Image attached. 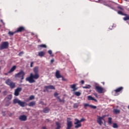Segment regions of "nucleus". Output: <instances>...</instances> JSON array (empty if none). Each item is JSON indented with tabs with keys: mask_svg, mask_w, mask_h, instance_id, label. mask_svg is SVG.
Masks as SVG:
<instances>
[{
	"mask_svg": "<svg viewBox=\"0 0 129 129\" xmlns=\"http://www.w3.org/2000/svg\"><path fill=\"white\" fill-rule=\"evenodd\" d=\"M106 116V115H103L102 116H97V122L99 124V125H102V123H103V122H102V120H104L105 121V120H104V118Z\"/></svg>",
	"mask_w": 129,
	"mask_h": 129,
	"instance_id": "obj_4",
	"label": "nucleus"
},
{
	"mask_svg": "<svg viewBox=\"0 0 129 129\" xmlns=\"http://www.w3.org/2000/svg\"><path fill=\"white\" fill-rule=\"evenodd\" d=\"M79 106V104H78V103H75L74 104L73 107H74V108H78Z\"/></svg>",
	"mask_w": 129,
	"mask_h": 129,
	"instance_id": "obj_33",
	"label": "nucleus"
},
{
	"mask_svg": "<svg viewBox=\"0 0 129 129\" xmlns=\"http://www.w3.org/2000/svg\"><path fill=\"white\" fill-rule=\"evenodd\" d=\"M23 90V88L21 87H18L15 90L14 95L15 96H19L20 95V93Z\"/></svg>",
	"mask_w": 129,
	"mask_h": 129,
	"instance_id": "obj_9",
	"label": "nucleus"
},
{
	"mask_svg": "<svg viewBox=\"0 0 129 129\" xmlns=\"http://www.w3.org/2000/svg\"><path fill=\"white\" fill-rule=\"evenodd\" d=\"M0 70H1V67H0Z\"/></svg>",
	"mask_w": 129,
	"mask_h": 129,
	"instance_id": "obj_58",
	"label": "nucleus"
},
{
	"mask_svg": "<svg viewBox=\"0 0 129 129\" xmlns=\"http://www.w3.org/2000/svg\"><path fill=\"white\" fill-rule=\"evenodd\" d=\"M71 120V118H68L67 121V127L66 129H71V127L73 126V124H72V121Z\"/></svg>",
	"mask_w": 129,
	"mask_h": 129,
	"instance_id": "obj_7",
	"label": "nucleus"
},
{
	"mask_svg": "<svg viewBox=\"0 0 129 129\" xmlns=\"http://www.w3.org/2000/svg\"><path fill=\"white\" fill-rule=\"evenodd\" d=\"M46 54V53L44 51H40L38 52V56H39V57H44L45 55Z\"/></svg>",
	"mask_w": 129,
	"mask_h": 129,
	"instance_id": "obj_17",
	"label": "nucleus"
},
{
	"mask_svg": "<svg viewBox=\"0 0 129 129\" xmlns=\"http://www.w3.org/2000/svg\"><path fill=\"white\" fill-rule=\"evenodd\" d=\"M33 99H35V96L31 95L29 97V100H33Z\"/></svg>",
	"mask_w": 129,
	"mask_h": 129,
	"instance_id": "obj_37",
	"label": "nucleus"
},
{
	"mask_svg": "<svg viewBox=\"0 0 129 129\" xmlns=\"http://www.w3.org/2000/svg\"><path fill=\"white\" fill-rule=\"evenodd\" d=\"M113 112L115 114H117L118 113H119V112H120V110H119L117 109H115L113 110Z\"/></svg>",
	"mask_w": 129,
	"mask_h": 129,
	"instance_id": "obj_29",
	"label": "nucleus"
},
{
	"mask_svg": "<svg viewBox=\"0 0 129 129\" xmlns=\"http://www.w3.org/2000/svg\"><path fill=\"white\" fill-rule=\"evenodd\" d=\"M8 48H9V42L8 41L3 42L2 44H0V50L8 49Z\"/></svg>",
	"mask_w": 129,
	"mask_h": 129,
	"instance_id": "obj_5",
	"label": "nucleus"
},
{
	"mask_svg": "<svg viewBox=\"0 0 129 129\" xmlns=\"http://www.w3.org/2000/svg\"><path fill=\"white\" fill-rule=\"evenodd\" d=\"M54 61V58L51 59L50 63H53Z\"/></svg>",
	"mask_w": 129,
	"mask_h": 129,
	"instance_id": "obj_48",
	"label": "nucleus"
},
{
	"mask_svg": "<svg viewBox=\"0 0 129 129\" xmlns=\"http://www.w3.org/2000/svg\"><path fill=\"white\" fill-rule=\"evenodd\" d=\"M49 111H50V109L48 107H46L43 109V112L44 113H48Z\"/></svg>",
	"mask_w": 129,
	"mask_h": 129,
	"instance_id": "obj_22",
	"label": "nucleus"
},
{
	"mask_svg": "<svg viewBox=\"0 0 129 129\" xmlns=\"http://www.w3.org/2000/svg\"><path fill=\"white\" fill-rule=\"evenodd\" d=\"M55 124H56V125L57 126L55 129L61 128V123H59V122H56Z\"/></svg>",
	"mask_w": 129,
	"mask_h": 129,
	"instance_id": "obj_23",
	"label": "nucleus"
},
{
	"mask_svg": "<svg viewBox=\"0 0 129 129\" xmlns=\"http://www.w3.org/2000/svg\"><path fill=\"white\" fill-rule=\"evenodd\" d=\"M23 54H24V51H21V52L19 53L18 55H19V56H22V55Z\"/></svg>",
	"mask_w": 129,
	"mask_h": 129,
	"instance_id": "obj_42",
	"label": "nucleus"
},
{
	"mask_svg": "<svg viewBox=\"0 0 129 129\" xmlns=\"http://www.w3.org/2000/svg\"><path fill=\"white\" fill-rule=\"evenodd\" d=\"M76 122H74V124H75V128H79V127H81L82 126V124L80 122H78V121L75 120Z\"/></svg>",
	"mask_w": 129,
	"mask_h": 129,
	"instance_id": "obj_15",
	"label": "nucleus"
},
{
	"mask_svg": "<svg viewBox=\"0 0 129 129\" xmlns=\"http://www.w3.org/2000/svg\"><path fill=\"white\" fill-rule=\"evenodd\" d=\"M94 96H95L97 98H98V95H97V93H94Z\"/></svg>",
	"mask_w": 129,
	"mask_h": 129,
	"instance_id": "obj_44",
	"label": "nucleus"
},
{
	"mask_svg": "<svg viewBox=\"0 0 129 129\" xmlns=\"http://www.w3.org/2000/svg\"><path fill=\"white\" fill-rule=\"evenodd\" d=\"M118 9L121 11H124L123 8H121V7H118Z\"/></svg>",
	"mask_w": 129,
	"mask_h": 129,
	"instance_id": "obj_43",
	"label": "nucleus"
},
{
	"mask_svg": "<svg viewBox=\"0 0 129 129\" xmlns=\"http://www.w3.org/2000/svg\"><path fill=\"white\" fill-rule=\"evenodd\" d=\"M48 54H49V55H51V56H53V55H52V50H48Z\"/></svg>",
	"mask_w": 129,
	"mask_h": 129,
	"instance_id": "obj_39",
	"label": "nucleus"
},
{
	"mask_svg": "<svg viewBox=\"0 0 129 129\" xmlns=\"http://www.w3.org/2000/svg\"><path fill=\"white\" fill-rule=\"evenodd\" d=\"M20 100H19V99H14L13 100V103L14 104H17V103H18V104H19V102H20Z\"/></svg>",
	"mask_w": 129,
	"mask_h": 129,
	"instance_id": "obj_24",
	"label": "nucleus"
},
{
	"mask_svg": "<svg viewBox=\"0 0 129 129\" xmlns=\"http://www.w3.org/2000/svg\"><path fill=\"white\" fill-rule=\"evenodd\" d=\"M128 109H129V105L128 106Z\"/></svg>",
	"mask_w": 129,
	"mask_h": 129,
	"instance_id": "obj_56",
	"label": "nucleus"
},
{
	"mask_svg": "<svg viewBox=\"0 0 129 129\" xmlns=\"http://www.w3.org/2000/svg\"><path fill=\"white\" fill-rule=\"evenodd\" d=\"M1 41H2V39L0 38V42H1Z\"/></svg>",
	"mask_w": 129,
	"mask_h": 129,
	"instance_id": "obj_55",
	"label": "nucleus"
},
{
	"mask_svg": "<svg viewBox=\"0 0 129 129\" xmlns=\"http://www.w3.org/2000/svg\"><path fill=\"white\" fill-rule=\"evenodd\" d=\"M46 121H47V122H49V121H50V120L49 119H46Z\"/></svg>",
	"mask_w": 129,
	"mask_h": 129,
	"instance_id": "obj_49",
	"label": "nucleus"
},
{
	"mask_svg": "<svg viewBox=\"0 0 129 129\" xmlns=\"http://www.w3.org/2000/svg\"><path fill=\"white\" fill-rule=\"evenodd\" d=\"M45 90H43V92H46L48 91V89H53L55 90V87L53 85L45 86H44Z\"/></svg>",
	"mask_w": 129,
	"mask_h": 129,
	"instance_id": "obj_11",
	"label": "nucleus"
},
{
	"mask_svg": "<svg viewBox=\"0 0 129 129\" xmlns=\"http://www.w3.org/2000/svg\"><path fill=\"white\" fill-rule=\"evenodd\" d=\"M12 98H13V96L12 95H9L6 97V99H9V100H11Z\"/></svg>",
	"mask_w": 129,
	"mask_h": 129,
	"instance_id": "obj_34",
	"label": "nucleus"
},
{
	"mask_svg": "<svg viewBox=\"0 0 129 129\" xmlns=\"http://www.w3.org/2000/svg\"><path fill=\"white\" fill-rule=\"evenodd\" d=\"M123 90V87H119L117 88L115 90L113 91V92H115V96H116L118 92H120V93H121Z\"/></svg>",
	"mask_w": 129,
	"mask_h": 129,
	"instance_id": "obj_8",
	"label": "nucleus"
},
{
	"mask_svg": "<svg viewBox=\"0 0 129 129\" xmlns=\"http://www.w3.org/2000/svg\"><path fill=\"white\" fill-rule=\"evenodd\" d=\"M15 34H17L16 31H14V32H12V31H9L8 32V34L9 35V36H14V35H15Z\"/></svg>",
	"mask_w": 129,
	"mask_h": 129,
	"instance_id": "obj_27",
	"label": "nucleus"
},
{
	"mask_svg": "<svg viewBox=\"0 0 129 129\" xmlns=\"http://www.w3.org/2000/svg\"><path fill=\"white\" fill-rule=\"evenodd\" d=\"M34 64V62L32 61L30 63V67H33V65Z\"/></svg>",
	"mask_w": 129,
	"mask_h": 129,
	"instance_id": "obj_46",
	"label": "nucleus"
},
{
	"mask_svg": "<svg viewBox=\"0 0 129 129\" xmlns=\"http://www.w3.org/2000/svg\"><path fill=\"white\" fill-rule=\"evenodd\" d=\"M16 68H17V66H14L8 72V73H12V72H14V71L16 70Z\"/></svg>",
	"mask_w": 129,
	"mask_h": 129,
	"instance_id": "obj_20",
	"label": "nucleus"
},
{
	"mask_svg": "<svg viewBox=\"0 0 129 129\" xmlns=\"http://www.w3.org/2000/svg\"><path fill=\"white\" fill-rule=\"evenodd\" d=\"M95 90L98 92V93H103V89L100 86H96Z\"/></svg>",
	"mask_w": 129,
	"mask_h": 129,
	"instance_id": "obj_10",
	"label": "nucleus"
},
{
	"mask_svg": "<svg viewBox=\"0 0 129 129\" xmlns=\"http://www.w3.org/2000/svg\"><path fill=\"white\" fill-rule=\"evenodd\" d=\"M90 107H91V108H93V109H96V108H97V107L96 106H94L93 105H91Z\"/></svg>",
	"mask_w": 129,
	"mask_h": 129,
	"instance_id": "obj_36",
	"label": "nucleus"
},
{
	"mask_svg": "<svg viewBox=\"0 0 129 129\" xmlns=\"http://www.w3.org/2000/svg\"><path fill=\"white\" fill-rule=\"evenodd\" d=\"M83 88L85 89H90V88H91V86L90 85H87L86 86H83Z\"/></svg>",
	"mask_w": 129,
	"mask_h": 129,
	"instance_id": "obj_28",
	"label": "nucleus"
},
{
	"mask_svg": "<svg viewBox=\"0 0 129 129\" xmlns=\"http://www.w3.org/2000/svg\"><path fill=\"white\" fill-rule=\"evenodd\" d=\"M57 99H58L59 102H63V103L65 102V100L64 99H61L60 98V96L56 97Z\"/></svg>",
	"mask_w": 129,
	"mask_h": 129,
	"instance_id": "obj_31",
	"label": "nucleus"
},
{
	"mask_svg": "<svg viewBox=\"0 0 129 129\" xmlns=\"http://www.w3.org/2000/svg\"><path fill=\"white\" fill-rule=\"evenodd\" d=\"M75 95H76V96H80V95H81V93L80 92H76Z\"/></svg>",
	"mask_w": 129,
	"mask_h": 129,
	"instance_id": "obj_35",
	"label": "nucleus"
},
{
	"mask_svg": "<svg viewBox=\"0 0 129 129\" xmlns=\"http://www.w3.org/2000/svg\"><path fill=\"white\" fill-rule=\"evenodd\" d=\"M25 74V72H24L23 71H21L18 73L15 74V78H21L20 83H23V80H24Z\"/></svg>",
	"mask_w": 129,
	"mask_h": 129,
	"instance_id": "obj_2",
	"label": "nucleus"
},
{
	"mask_svg": "<svg viewBox=\"0 0 129 129\" xmlns=\"http://www.w3.org/2000/svg\"><path fill=\"white\" fill-rule=\"evenodd\" d=\"M58 95H59V94H58V93H57V92L54 93V96H55V97H57V96H58Z\"/></svg>",
	"mask_w": 129,
	"mask_h": 129,
	"instance_id": "obj_41",
	"label": "nucleus"
},
{
	"mask_svg": "<svg viewBox=\"0 0 129 129\" xmlns=\"http://www.w3.org/2000/svg\"><path fill=\"white\" fill-rule=\"evenodd\" d=\"M1 22L3 23V25H5V23H4V21L3 20H1Z\"/></svg>",
	"mask_w": 129,
	"mask_h": 129,
	"instance_id": "obj_50",
	"label": "nucleus"
},
{
	"mask_svg": "<svg viewBox=\"0 0 129 129\" xmlns=\"http://www.w3.org/2000/svg\"><path fill=\"white\" fill-rule=\"evenodd\" d=\"M42 128L43 129H46V127H43Z\"/></svg>",
	"mask_w": 129,
	"mask_h": 129,
	"instance_id": "obj_52",
	"label": "nucleus"
},
{
	"mask_svg": "<svg viewBox=\"0 0 129 129\" xmlns=\"http://www.w3.org/2000/svg\"><path fill=\"white\" fill-rule=\"evenodd\" d=\"M10 104H11V102H8L5 104V106H10Z\"/></svg>",
	"mask_w": 129,
	"mask_h": 129,
	"instance_id": "obj_40",
	"label": "nucleus"
},
{
	"mask_svg": "<svg viewBox=\"0 0 129 129\" xmlns=\"http://www.w3.org/2000/svg\"><path fill=\"white\" fill-rule=\"evenodd\" d=\"M102 83L103 85H104V82H102Z\"/></svg>",
	"mask_w": 129,
	"mask_h": 129,
	"instance_id": "obj_53",
	"label": "nucleus"
},
{
	"mask_svg": "<svg viewBox=\"0 0 129 129\" xmlns=\"http://www.w3.org/2000/svg\"><path fill=\"white\" fill-rule=\"evenodd\" d=\"M108 124H112V118L111 117L108 118Z\"/></svg>",
	"mask_w": 129,
	"mask_h": 129,
	"instance_id": "obj_26",
	"label": "nucleus"
},
{
	"mask_svg": "<svg viewBox=\"0 0 129 129\" xmlns=\"http://www.w3.org/2000/svg\"><path fill=\"white\" fill-rule=\"evenodd\" d=\"M18 104L20 105V106H21V107H25V106H26V102H23L21 100L19 101Z\"/></svg>",
	"mask_w": 129,
	"mask_h": 129,
	"instance_id": "obj_16",
	"label": "nucleus"
},
{
	"mask_svg": "<svg viewBox=\"0 0 129 129\" xmlns=\"http://www.w3.org/2000/svg\"><path fill=\"white\" fill-rule=\"evenodd\" d=\"M26 30V28L24 26H20L17 28V30H16L17 33H22V32H24V31Z\"/></svg>",
	"mask_w": 129,
	"mask_h": 129,
	"instance_id": "obj_12",
	"label": "nucleus"
},
{
	"mask_svg": "<svg viewBox=\"0 0 129 129\" xmlns=\"http://www.w3.org/2000/svg\"><path fill=\"white\" fill-rule=\"evenodd\" d=\"M7 93H8L7 91H5L3 92L4 95H7Z\"/></svg>",
	"mask_w": 129,
	"mask_h": 129,
	"instance_id": "obj_45",
	"label": "nucleus"
},
{
	"mask_svg": "<svg viewBox=\"0 0 129 129\" xmlns=\"http://www.w3.org/2000/svg\"><path fill=\"white\" fill-rule=\"evenodd\" d=\"M71 88L73 89V91H76L78 88H76V84H73L72 85H71Z\"/></svg>",
	"mask_w": 129,
	"mask_h": 129,
	"instance_id": "obj_19",
	"label": "nucleus"
},
{
	"mask_svg": "<svg viewBox=\"0 0 129 129\" xmlns=\"http://www.w3.org/2000/svg\"><path fill=\"white\" fill-rule=\"evenodd\" d=\"M1 92H2V91L0 90V93H1Z\"/></svg>",
	"mask_w": 129,
	"mask_h": 129,
	"instance_id": "obj_57",
	"label": "nucleus"
},
{
	"mask_svg": "<svg viewBox=\"0 0 129 129\" xmlns=\"http://www.w3.org/2000/svg\"><path fill=\"white\" fill-rule=\"evenodd\" d=\"M88 99L89 100H94V101H95V102H97V100L96 99H94L92 96H88Z\"/></svg>",
	"mask_w": 129,
	"mask_h": 129,
	"instance_id": "obj_21",
	"label": "nucleus"
},
{
	"mask_svg": "<svg viewBox=\"0 0 129 129\" xmlns=\"http://www.w3.org/2000/svg\"><path fill=\"white\" fill-rule=\"evenodd\" d=\"M6 84L9 85L11 89H13L16 87V83H14V82L12 81L10 79H8L5 82Z\"/></svg>",
	"mask_w": 129,
	"mask_h": 129,
	"instance_id": "obj_3",
	"label": "nucleus"
},
{
	"mask_svg": "<svg viewBox=\"0 0 129 129\" xmlns=\"http://www.w3.org/2000/svg\"><path fill=\"white\" fill-rule=\"evenodd\" d=\"M55 77L59 79V78H62V80H64V78L60 74L59 71H56L55 72Z\"/></svg>",
	"mask_w": 129,
	"mask_h": 129,
	"instance_id": "obj_13",
	"label": "nucleus"
},
{
	"mask_svg": "<svg viewBox=\"0 0 129 129\" xmlns=\"http://www.w3.org/2000/svg\"><path fill=\"white\" fill-rule=\"evenodd\" d=\"M124 1H125V2H127V0H124Z\"/></svg>",
	"mask_w": 129,
	"mask_h": 129,
	"instance_id": "obj_54",
	"label": "nucleus"
},
{
	"mask_svg": "<svg viewBox=\"0 0 129 129\" xmlns=\"http://www.w3.org/2000/svg\"><path fill=\"white\" fill-rule=\"evenodd\" d=\"M47 48V46L45 44H40L38 45V48Z\"/></svg>",
	"mask_w": 129,
	"mask_h": 129,
	"instance_id": "obj_25",
	"label": "nucleus"
},
{
	"mask_svg": "<svg viewBox=\"0 0 129 129\" xmlns=\"http://www.w3.org/2000/svg\"><path fill=\"white\" fill-rule=\"evenodd\" d=\"M81 84H83V85L84 84V83H85L84 80H81Z\"/></svg>",
	"mask_w": 129,
	"mask_h": 129,
	"instance_id": "obj_47",
	"label": "nucleus"
},
{
	"mask_svg": "<svg viewBox=\"0 0 129 129\" xmlns=\"http://www.w3.org/2000/svg\"><path fill=\"white\" fill-rule=\"evenodd\" d=\"M113 128H118V125L116 123H113Z\"/></svg>",
	"mask_w": 129,
	"mask_h": 129,
	"instance_id": "obj_32",
	"label": "nucleus"
},
{
	"mask_svg": "<svg viewBox=\"0 0 129 129\" xmlns=\"http://www.w3.org/2000/svg\"><path fill=\"white\" fill-rule=\"evenodd\" d=\"M90 105H89V104H87V103H85L84 105V107H87V106H89V107H90Z\"/></svg>",
	"mask_w": 129,
	"mask_h": 129,
	"instance_id": "obj_38",
	"label": "nucleus"
},
{
	"mask_svg": "<svg viewBox=\"0 0 129 129\" xmlns=\"http://www.w3.org/2000/svg\"><path fill=\"white\" fill-rule=\"evenodd\" d=\"M33 72L34 73V75L31 73L30 76L26 78V81H28L29 83L36 82L35 79L37 80V79H39V77H40V75H39V67L34 68Z\"/></svg>",
	"mask_w": 129,
	"mask_h": 129,
	"instance_id": "obj_1",
	"label": "nucleus"
},
{
	"mask_svg": "<svg viewBox=\"0 0 129 129\" xmlns=\"http://www.w3.org/2000/svg\"><path fill=\"white\" fill-rule=\"evenodd\" d=\"M75 120H77L78 122H80V123H81V122H82V121H84V120H85V119L84 118H82L80 120H79L77 118L75 119Z\"/></svg>",
	"mask_w": 129,
	"mask_h": 129,
	"instance_id": "obj_30",
	"label": "nucleus"
},
{
	"mask_svg": "<svg viewBox=\"0 0 129 129\" xmlns=\"http://www.w3.org/2000/svg\"><path fill=\"white\" fill-rule=\"evenodd\" d=\"M4 75H8V73H5Z\"/></svg>",
	"mask_w": 129,
	"mask_h": 129,
	"instance_id": "obj_51",
	"label": "nucleus"
},
{
	"mask_svg": "<svg viewBox=\"0 0 129 129\" xmlns=\"http://www.w3.org/2000/svg\"><path fill=\"white\" fill-rule=\"evenodd\" d=\"M35 105H36L35 101H31L29 102L28 104V106H30V107L35 106Z\"/></svg>",
	"mask_w": 129,
	"mask_h": 129,
	"instance_id": "obj_18",
	"label": "nucleus"
},
{
	"mask_svg": "<svg viewBox=\"0 0 129 129\" xmlns=\"http://www.w3.org/2000/svg\"><path fill=\"white\" fill-rule=\"evenodd\" d=\"M27 116L25 115H21L19 117V119L21 121H26V120H27Z\"/></svg>",
	"mask_w": 129,
	"mask_h": 129,
	"instance_id": "obj_14",
	"label": "nucleus"
},
{
	"mask_svg": "<svg viewBox=\"0 0 129 129\" xmlns=\"http://www.w3.org/2000/svg\"><path fill=\"white\" fill-rule=\"evenodd\" d=\"M118 14L119 15H121V16H124L125 17L123 18V21H128L129 20V15L127 14H124L120 11H118Z\"/></svg>",
	"mask_w": 129,
	"mask_h": 129,
	"instance_id": "obj_6",
	"label": "nucleus"
}]
</instances>
